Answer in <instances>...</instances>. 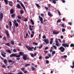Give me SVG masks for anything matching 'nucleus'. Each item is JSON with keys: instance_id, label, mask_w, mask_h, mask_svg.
<instances>
[{"instance_id": "30", "label": "nucleus", "mask_w": 74, "mask_h": 74, "mask_svg": "<svg viewBox=\"0 0 74 74\" xmlns=\"http://www.w3.org/2000/svg\"><path fill=\"white\" fill-rule=\"evenodd\" d=\"M15 26L16 27H18V23H15Z\"/></svg>"}, {"instance_id": "15", "label": "nucleus", "mask_w": 74, "mask_h": 74, "mask_svg": "<svg viewBox=\"0 0 74 74\" xmlns=\"http://www.w3.org/2000/svg\"><path fill=\"white\" fill-rule=\"evenodd\" d=\"M14 10L13 9H10V13L11 14H12L14 13Z\"/></svg>"}, {"instance_id": "41", "label": "nucleus", "mask_w": 74, "mask_h": 74, "mask_svg": "<svg viewBox=\"0 0 74 74\" xmlns=\"http://www.w3.org/2000/svg\"><path fill=\"white\" fill-rule=\"evenodd\" d=\"M66 31V29H63L62 30V32H65Z\"/></svg>"}, {"instance_id": "60", "label": "nucleus", "mask_w": 74, "mask_h": 74, "mask_svg": "<svg viewBox=\"0 0 74 74\" xmlns=\"http://www.w3.org/2000/svg\"><path fill=\"white\" fill-rule=\"evenodd\" d=\"M27 19H25L23 20V21H25V22L27 21Z\"/></svg>"}, {"instance_id": "4", "label": "nucleus", "mask_w": 74, "mask_h": 74, "mask_svg": "<svg viewBox=\"0 0 74 74\" xmlns=\"http://www.w3.org/2000/svg\"><path fill=\"white\" fill-rule=\"evenodd\" d=\"M59 49L61 50L62 52H63L65 50V49L63 47H61L60 48H59Z\"/></svg>"}, {"instance_id": "16", "label": "nucleus", "mask_w": 74, "mask_h": 74, "mask_svg": "<svg viewBox=\"0 0 74 74\" xmlns=\"http://www.w3.org/2000/svg\"><path fill=\"white\" fill-rule=\"evenodd\" d=\"M53 38H51L50 39V44L52 45V43H53Z\"/></svg>"}, {"instance_id": "45", "label": "nucleus", "mask_w": 74, "mask_h": 74, "mask_svg": "<svg viewBox=\"0 0 74 74\" xmlns=\"http://www.w3.org/2000/svg\"><path fill=\"white\" fill-rule=\"evenodd\" d=\"M20 57H17V58H16V60H20Z\"/></svg>"}, {"instance_id": "6", "label": "nucleus", "mask_w": 74, "mask_h": 74, "mask_svg": "<svg viewBox=\"0 0 74 74\" xmlns=\"http://www.w3.org/2000/svg\"><path fill=\"white\" fill-rule=\"evenodd\" d=\"M62 45L64 47H69V45L67 44V43H63L62 44Z\"/></svg>"}, {"instance_id": "61", "label": "nucleus", "mask_w": 74, "mask_h": 74, "mask_svg": "<svg viewBox=\"0 0 74 74\" xmlns=\"http://www.w3.org/2000/svg\"><path fill=\"white\" fill-rule=\"evenodd\" d=\"M2 67L3 68H5V65H3L2 66Z\"/></svg>"}, {"instance_id": "33", "label": "nucleus", "mask_w": 74, "mask_h": 74, "mask_svg": "<svg viewBox=\"0 0 74 74\" xmlns=\"http://www.w3.org/2000/svg\"><path fill=\"white\" fill-rule=\"evenodd\" d=\"M70 46L71 47H74V45L73 44H71Z\"/></svg>"}, {"instance_id": "31", "label": "nucleus", "mask_w": 74, "mask_h": 74, "mask_svg": "<svg viewBox=\"0 0 74 74\" xmlns=\"http://www.w3.org/2000/svg\"><path fill=\"white\" fill-rule=\"evenodd\" d=\"M3 40H4L5 41H7V38H6V37L5 36L3 38Z\"/></svg>"}, {"instance_id": "14", "label": "nucleus", "mask_w": 74, "mask_h": 74, "mask_svg": "<svg viewBox=\"0 0 74 74\" xmlns=\"http://www.w3.org/2000/svg\"><path fill=\"white\" fill-rule=\"evenodd\" d=\"M59 33V32H56L55 31H54L53 32V34H58Z\"/></svg>"}, {"instance_id": "50", "label": "nucleus", "mask_w": 74, "mask_h": 74, "mask_svg": "<svg viewBox=\"0 0 74 74\" xmlns=\"http://www.w3.org/2000/svg\"><path fill=\"white\" fill-rule=\"evenodd\" d=\"M42 38L43 39L46 38V37H45V36L44 35L43 36Z\"/></svg>"}, {"instance_id": "29", "label": "nucleus", "mask_w": 74, "mask_h": 74, "mask_svg": "<svg viewBox=\"0 0 74 74\" xmlns=\"http://www.w3.org/2000/svg\"><path fill=\"white\" fill-rule=\"evenodd\" d=\"M10 43L12 45H14V42L12 40H11L10 42Z\"/></svg>"}, {"instance_id": "22", "label": "nucleus", "mask_w": 74, "mask_h": 74, "mask_svg": "<svg viewBox=\"0 0 74 74\" xmlns=\"http://www.w3.org/2000/svg\"><path fill=\"white\" fill-rule=\"evenodd\" d=\"M30 21L31 22V23H32V25H34V21H33L32 19L30 20Z\"/></svg>"}, {"instance_id": "36", "label": "nucleus", "mask_w": 74, "mask_h": 74, "mask_svg": "<svg viewBox=\"0 0 74 74\" xmlns=\"http://www.w3.org/2000/svg\"><path fill=\"white\" fill-rule=\"evenodd\" d=\"M58 12L59 15L60 16V15H61V13H60V11H59V10H58Z\"/></svg>"}, {"instance_id": "59", "label": "nucleus", "mask_w": 74, "mask_h": 74, "mask_svg": "<svg viewBox=\"0 0 74 74\" xmlns=\"http://www.w3.org/2000/svg\"><path fill=\"white\" fill-rule=\"evenodd\" d=\"M56 45L57 47H59V44L58 43H56Z\"/></svg>"}, {"instance_id": "1", "label": "nucleus", "mask_w": 74, "mask_h": 74, "mask_svg": "<svg viewBox=\"0 0 74 74\" xmlns=\"http://www.w3.org/2000/svg\"><path fill=\"white\" fill-rule=\"evenodd\" d=\"M19 55H16V54H12L10 56V58H13V57H16V58H19L21 57V56H23V53H22V52H20L19 53Z\"/></svg>"}, {"instance_id": "48", "label": "nucleus", "mask_w": 74, "mask_h": 74, "mask_svg": "<svg viewBox=\"0 0 74 74\" xmlns=\"http://www.w3.org/2000/svg\"><path fill=\"white\" fill-rule=\"evenodd\" d=\"M31 56H32V58H33L34 57V54H33L32 53L31 54Z\"/></svg>"}, {"instance_id": "17", "label": "nucleus", "mask_w": 74, "mask_h": 74, "mask_svg": "<svg viewBox=\"0 0 74 74\" xmlns=\"http://www.w3.org/2000/svg\"><path fill=\"white\" fill-rule=\"evenodd\" d=\"M48 56H47V59H49L50 57H51V54H48Z\"/></svg>"}, {"instance_id": "28", "label": "nucleus", "mask_w": 74, "mask_h": 74, "mask_svg": "<svg viewBox=\"0 0 74 74\" xmlns=\"http://www.w3.org/2000/svg\"><path fill=\"white\" fill-rule=\"evenodd\" d=\"M1 55H2V56H3V57H4V58H5V55H4L3 53H1Z\"/></svg>"}, {"instance_id": "18", "label": "nucleus", "mask_w": 74, "mask_h": 74, "mask_svg": "<svg viewBox=\"0 0 74 74\" xmlns=\"http://www.w3.org/2000/svg\"><path fill=\"white\" fill-rule=\"evenodd\" d=\"M11 17L14 18L15 17V14H13L11 15Z\"/></svg>"}, {"instance_id": "40", "label": "nucleus", "mask_w": 74, "mask_h": 74, "mask_svg": "<svg viewBox=\"0 0 74 74\" xmlns=\"http://www.w3.org/2000/svg\"><path fill=\"white\" fill-rule=\"evenodd\" d=\"M31 69H32V70H35V68L33 66H32Z\"/></svg>"}, {"instance_id": "10", "label": "nucleus", "mask_w": 74, "mask_h": 74, "mask_svg": "<svg viewBox=\"0 0 74 74\" xmlns=\"http://www.w3.org/2000/svg\"><path fill=\"white\" fill-rule=\"evenodd\" d=\"M3 18V14L1 13L0 14V21H2Z\"/></svg>"}, {"instance_id": "5", "label": "nucleus", "mask_w": 74, "mask_h": 74, "mask_svg": "<svg viewBox=\"0 0 74 74\" xmlns=\"http://www.w3.org/2000/svg\"><path fill=\"white\" fill-rule=\"evenodd\" d=\"M48 10H49V9L47 7V12H48V15L49 16H53V15L51 14V13L49 12H48Z\"/></svg>"}, {"instance_id": "42", "label": "nucleus", "mask_w": 74, "mask_h": 74, "mask_svg": "<svg viewBox=\"0 0 74 74\" xmlns=\"http://www.w3.org/2000/svg\"><path fill=\"white\" fill-rule=\"evenodd\" d=\"M30 66V64H26L25 66V67H27V66Z\"/></svg>"}, {"instance_id": "25", "label": "nucleus", "mask_w": 74, "mask_h": 74, "mask_svg": "<svg viewBox=\"0 0 74 74\" xmlns=\"http://www.w3.org/2000/svg\"><path fill=\"white\" fill-rule=\"evenodd\" d=\"M6 51L9 53H11V51H10V49L6 50Z\"/></svg>"}, {"instance_id": "20", "label": "nucleus", "mask_w": 74, "mask_h": 74, "mask_svg": "<svg viewBox=\"0 0 74 74\" xmlns=\"http://www.w3.org/2000/svg\"><path fill=\"white\" fill-rule=\"evenodd\" d=\"M35 5H36V7H37L38 8H40L41 7V6H40L37 3H36Z\"/></svg>"}, {"instance_id": "7", "label": "nucleus", "mask_w": 74, "mask_h": 74, "mask_svg": "<svg viewBox=\"0 0 74 74\" xmlns=\"http://www.w3.org/2000/svg\"><path fill=\"white\" fill-rule=\"evenodd\" d=\"M22 53H23V56H23V57L22 58L24 60H26V55H24V53L23 52H22Z\"/></svg>"}, {"instance_id": "56", "label": "nucleus", "mask_w": 74, "mask_h": 74, "mask_svg": "<svg viewBox=\"0 0 74 74\" xmlns=\"http://www.w3.org/2000/svg\"><path fill=\"white\" fill-rule=\"evenodd\" d=\"M43 40L44 41H45V43H46V44H47V39H44Z\"/></svg>"}, {"instance_id": "2", "label": "nucleus", "mask_w": 74, "mask_h": 74, "mask_svg": "<svg viewBox=\"0 0 74 74\" xmlns=\"http://www.w3.org/2000/svg\"><path fill=\"white\" fill-rule=\"evenodd\" d=\"M17 3H20L19 4L21 5L22 7H23V8H24V10H25V6H24V5H23V4L22 3H21V1H19L18 0H17Z\"/></svg>"}, {"instance_id": "24", "label": "nucleus", "mask_w": 74, "mask_h": 74, "mask_svg": "<svg viewBox=\"0 0 74 74\" xmlns=\"http://www.w3.org/2000/svg\"><path fill=\"white\" fill-rule=\"evenodd\" d=\"M3 62H4L5 64H7V60H3Z\"/></svg>"}, {"instance_id": "21", "label": "nucleus", "mask_w": 74, "mask_h": 74, "mask_svg": "<svg viewBox=\"0 0 74 74\" xmlns=\"http://www.w3.org/2000/svg\"><path fill=\"white\" fill-rule=\"evenodd\" d=\"M8 1L7 0H4V2L6 5H7L8 4Z\"/></svg>"}, {"instance_id": "12", "label": "nucleus", "mask_w": 74, "mask_h": 74, "mask_svg": "<svg viewBox=\"0 0 74 74\" xmlns=\"http://www.w3.org/2000/svg\"><path fill=\"white\" fill-rule=\"evenodd\" d=\"M16 7L17 8H18L19 9H21V5H20V4H19V3H17Z\"/></svg>"}, {"instance_id": "52", "label": "nucleus", "mask_w": 74, "mask_h": 74, "mask_svg": "<svg viewBox=\"0 0 74 74\" xmlns=\"http://www.w3.org/2000/svg\"><path fill=\"white\" fill-rule=\"evenodd\" d=\"M17 18H18V19H21V17L19 16H17Z\"/></svg>"}, {"instance_id": "34", "label": "nucleus", "mask_w": 74, "mask_h": 74, "mask_svg": "<svg viewBox=\"0 0 74 74\" xmlns=\"http://www.w3.org/2000/svg\"><path fill=\"white\" fill-rule=\"evenodd\" d=\"M42 47V45L40 46H39L38 47V49H41Z\"/></svg>"}, {"instance_id": "11", "label": "nucleus", "mask_w": 74, "mask_h": 74, "mask_svg": "<svg viewBox=\"0 0 74 74\" xmlns=\"http://www.w3.org/2000/svg\"><path fill=\"white\" fill-rule=\"evenodd\" d=\"M39 18L40 19V21L41 22V23H43V22H42V20L43 19L42 17H40V16H39Z\"/></svg>"}, {"instance_id": "32", "label": "nucleus", "mask_w": 74, "mask_h": 74, "mask_svg": "<svg viewBox=\"0 0 74 74\" xmlns=\"http://www.w3.org/2000/svg\"><path fill=\"white\" fill-rule=\"evenodd\" d=\"M59 22H61V20L60 19H58L57 22V23H58Z\"/></svg>"}, {"instance_id": "62", "label": "nucleus", "mask_w": 74, "mask_h": 74, "mask_svg": "<svg viewBox=\"0 0 74 74\" xmlns=\"http://www.w3.org/2000/svg\"><path fill=\"white\" fill-rule=\"evenodd\" d=\"M37 48V46H36L35 47V48H34V50H36V48Z\"/></svg>"}, {"instance_id": "38", "label": "nucleus", "mask_w": 74, "mask_h": 74, "mask_svg": "<svg viewBox=\"0 0 74 74\" xmlns=\"http://www.w3.org/2000/svg\"><path fill=\"white\" fill-rule=\"evenodd\" d=\"M53 48H55V49H56L57 48V47H56V46H55V45H53Z\"/></svg>"}, {"instance_id": "55", "label": "nucleus", "mask_w": 74, "mask_h": 74, "mask_svg": "<svg viewBox=\"0 0 74 74\" xmlns=\"http://www.w3.org/2000/svg\"><path fill=\"white\" fill-rule=\"evenodd\" d=\"M68 24H69V25H71L72 24V22H68Z\"/></svg>"}, {"instance_id": "26", "label": "nucleus", "mask_w": 74, "mask_h": 74, "mask_svg": "<svg viewBox=\"0 0 74 74\" xmlns=\"http://www.w3.org/2000/svg\"><path fill=\"white\" fill-rule=\"evenodd\" d=\"M5 33H6V36H7L10 35H9V34H8V31H6L5 32Z\"/></svg>"}, {"instance_id": "49", "label": "nucleus", "mask_w": 74, "mask_h": 74, "mask_svg": "<svg viewBox=\"0 0 74 74\" xmlns=\"http://www.w3.org/2000/svg\"><path fill=\"white\" fill-rule=\"evenodd\" d=\"M14 24L17 23H16V20H14Z\"/></svg>"}, {"instance_id": "46", "label": "nucleus", "mask_w": 74, "mask_h": 74, "mask_svg": "<svg viewBox=\"0 0 74 74\" xmlns=\"http://www.w3.org/2000/svg\"><path fill=\"white\" fill-rule=\"evenodd\" d=\"M20 12L21 14H23L24 12V11L23 10L20 11Z\"/></svg>"}, {"instance_id": "35", "label": "nucleus", "mask_w": 74, "mask_h": 74, "mask_svg": "<svg viewBox=\"0 0 74 74\" xmlns=\"http://www.w3.org/2000/svg\"><path fill=\"white\" fill-rule=\"evenodd\" d=\"M33 44H35V45H38V43L36 42H33Z\"/></svg>"}, {"instance_id": "64", "label": "nucleus", "mask_w": 74, "mask_h": 74, "mask_svg": "<svg viewBox=\"0 0 74 74\" xmlns=\"http://www.w3.org/2000/svg\"><path fill=\"white\" fill-rule=\"evenodd\" d=\"M67 57V55H64V58H66Z\"/></svg>"}, {"instance_id": "54", "label": "nucleus", "mask_w": 74, "mask_h": 74, "mask_svg": "<svg viewBox=\"0 0 74 74\" xmlns=\"http://www.w3.org/2000/svg\"><path fill=\"white\" fill-rule=\"evenodd\" d=\"M16 74H23V73L22 72H20L19 73H17Z\"/></svg>"}, {"instance_id": "53", "label": "nucleus", "mask_w": 74, "mask_h": 74, "mask_svg": "<svg viewBox=\"0 0 74 74\" xmlns=\"http://www.w3.org/2000/svg\"><path fill=\"white\" fill-rule=\"evenodd\" d=\"M16 50L15 49H14L13 50V52H16Z\"/></svg>"}, {"instance_id": "8", "label": "nucleus", "mask_w": 74, "mask_h": 74, "mask_svg": "<svg viewBox=\"0 0 74 74\" xmlns=\"http://www.w3.org/2000/svg\"><path fill=\"white\" fill-rule=\"evenodd\" d=\"M9 5L10 7H12L13 6V3L11 1H9L8 2Z\"/></svg>"}, {"instance_id": "47", "label": "nucleus", "mask_w": 74, "mask_h": 74, "mask_svg": "<svg viewBox=\"0 0 74 74\" xmlns=\"http://www.w3.org/2000/svg\"><path fill=\"white\" fill-rule=\"evenodd\" d=\"M56 52H55V51H53V52L52 53V54H53V55H54L55 53Z\"/></svg>"}, {"instance_id": "23", "label": "nucleus", "mask_w": 74, "mask_h": 74, "mask_svg": "<svg viewBox=\"0 0 74 74\" xmlns=\"http://www.w3.org/2000/svg\"><path fill=\"white\" fill-rule=\"evenodd\" d=\"M30 21L31 22V23H32V25H34V21H33L32 19L30 20Z\"/></svg>"}, {"instance_id": "43", "label": "nucleus", "mask_w": 74, "mask_h": 74, "mask_svg": "<svg viewBox=\"0 0 74 74\" xmlns=\"http://www.w3.org/2000/svg\"><path fill=\"white\" fill-rule=\"evenodd\" d=\"M33 36H34V34H31V38H33Z\"/></svg>"}, {"instance_id": "44", "label": "nucleus", "mask_w": 74, "mask_h": 74, "mask_svg": "<svg viewBox=\"0 0 74 74\" xmlns=\"http://www.w3.org/2000/svg\"><path fill=\"white\" fill-rule=\"evenodd\" d=\"M17 21L18 22H21V21H20V20L19 19H17Z\"/></svg>"}, {"instance_id": "39", "label": "nucleus", "mask_w": 74, "mask_h": 74, "mask_svg": "<svg viewBox=\"0 0 74 74\" xmlns=\"http://www.w3.org/2000/svg\"><path fill=\"white\" fill-rule=\"evenodd\" d=\"M47 44H49V40L48 39H47Z\"/></svg>"}, {"instance_id": "13", "label": "nucleus", "mask_w": 74, "mask_h": 74, "mask_svg": "<svg viewBox=\"0 0 74 74\" xmlns=\"http://www.w3.org/2000/svg\"><path fill=\"white\" fill-rule=\"evenodd\" d=\"M50 1H51L52 0L53 4H55L56 3V1H58V0H49Z\"/></svg>"}, {"instance_id": "27", "label": "nucleus", "mask_w": 74, "mask_h": 74, "mask_svg": "<svg viewBox=\"0 0 74 74\" xmlns=\"http://www.w3.org/2000/svg\"><path fill=\"white\" fill-rule=\"evenodd\" d=\"M5 44L6 45H7V46H8V47H10V43H5Z\"/></svg>"}, {"instance_id": "51", "label": "nucleus", "mask_w": 74, "mask_h": 74, "mask_svg": "<svg viewBox=\"0 0 74 74\" xmlns=\"http://www.w3.org/2000/svg\"><path fill=\"white\" fill-rule=\"evenodd\" d=\"M42 59V56H40L39 57V59L40 60V59Z\"/></svg>"}, {"instance_id": "19", "label": "nucleus", "mask_w": 74, "mask_h": 74, "mask_svg": "<svg viewBox=\"0 0 74 74\" xmlns=\"http://www.w3.org/2000/svg\"><path fill=\"white\" fill-rule=\"evenodd\" d=\"M35 5H36V7H37L38 8H40L41 7V6H40L37 3H36Z\"/></svg>"}, {"instance_id": "57", "label": "nucleus", "mask_w": 74, "mask_h": 74, "mask_svg": "<svg viewBox=\"0 0 74 74\" xmlns=\"http://www.w3.org/2000/svg\"><path fill=\"white\" fill-rule=\"evenodd\" d=\"M23 73H24V74H26L27 73V71H23Z\"/></svg>"}, {"instance_id": "37", "label": "nucleus", "mask_w": 74, "mask_h": 74, "mask_svg": "<svg viewBox=\"0 0 74 74\" xmlns=\"http://www.w3.org/2000/svg\"><path fill=\"white\" fill-rule=\"evenodd\" d=\"M9 25L10 26H12V23H11V22L10 21L9 22Z\"/></svg>"}, {"instance_id": "3", "label": "nucleus", "mask_w": 74, "mask_h": 74, "mask_svg": "<svg viewBox=\"0 0 74 74\" xmlns=\"http://www.w3.org/2000/svg\"><path fill=\"white\" fill-rule=\"evenodd\" d=\"M26 48H27L29 51H33V49H33V48H34V47H31L30 46H28V47H27L26 46Z\"/></svg>"}, {"instance_id": "63", "label": "nucleus", "mask_w": 74, "mask_h": 74, "mask_svg": "<svg viewBox=\"0 0 74 74\" xmlns=\"http://www.w3.org/2000/svg\"><path fill=\"white\" fill-rule=\"evenodd\" d=\"M48 7L49 8V7H51V5L50 4H48Z\"/></svg>"}, {"instance_id": "58", "label": "nucleus", "mask_w": 74, "mask_h": 74, "mask_svg": "<svg viewBox=\"0 0 74 74\" xmlns=\"http://www.w3.org/2000/svg\"><path fill=\"white\" fill-rule=\"evenodd\" d=\"M21 70H23L24 69H25V68L24 67H23L22 68H21L20 69Z\"/></svg>"}, {"instance_id": "9", "label": "nucleus", "mask_w": 74, "mask_h": 74, "mask_svg": "<svg viewBox=\"0 0 74 74\" xmlns=\"http://www.w3.org/2000/svg\"><path fill=\"white\" fill-rule=\"evenodd\" d=\"M34 27V25H29V29L30 30H31V31H32L33 30V29L32 28H32H33V27Z\"/></svg>"}]
</instances>
